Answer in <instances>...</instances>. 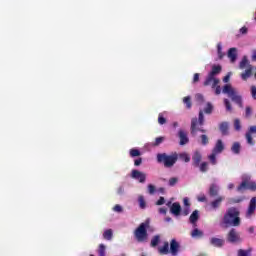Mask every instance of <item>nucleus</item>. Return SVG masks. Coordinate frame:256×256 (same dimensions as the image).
Masks as SVG:
<instances>
[{
  "label": "nucleus",
  "mask_w": 256,
  "mask_h": 256,
  "mask_svg": "<svg viewBox=\"0 0 256 256\" xmlns=\"http://www.w3.org/2000/svg\"><path fill=\"white\" fill-rule=\"evenodd\" d=\"M241 201H243V198L235 200L234 203H241Z\"/></svg>",
  "instance_id": "60"
},
{
  "label": "nucleus",
  "mask_w": 256,
  "mask_h": 256,
  "mask_svg": "<svg viewBox=\"0 0 256 256\" xmlns=\"http://www.w3.org/2000/svg\"><path fill=\"white\" fill-rule=\"evenodd\" d=\"M184 214H185V215H189V212H188V211H186Z\"/></svg>",
  "instance_id": "61"
},
{
  "label": "nucleus",
  "mask_w": 256,
  "mask_h": 256,
  "mask_svg": "<svg viewBox=\"0 0 256 256\" xmlns=\"http://www.w3.org/2000/svg\"><path fill=\"white\" fill-rule=\"evenodd\" d=\"M198 201H200L201 203H203V201H206L205 195L201 194L197 197Z\"/></svg>",
  "instance_id": "51"
},
{
  "label": "nucleus",
  "mask_w": 256,
  "mask_h": 256,
  "mask_svg": "<svg viewBox=\"0 0 256 256\" xmlns=\"http://www.w3.org/2000/svg\"><path fill=\"white\" fill-rule=\"evenodd\" d=\"M252 60L256 61V50L252 52Z\"/></svg>",
  "instance_id": "56"
},
{
  "label": "nucleus",
  "mask_w": 256,
  "mask_h": 256,
  "mask_svg": "<svg viewBox=\"0 0 256 256\" xmlns=\"http://www.w3.org/2000/svg\"><path fill=\"white\" fill-rule=\"evenodd\" d=\"M229 79H231V73H228L227 76L223 78L224 83H229Z\"/></svg>",
  "instance_id": "47"
},
{
  "label": "nucleus",
  "mask_w": 256,
  "mask_h": 256,
  "mask_svg": "<svg viewBox=\"0 0 256 256\" xmlns=\"http://www.w3.org/2000/svg\"><path fill=\"white\" fill-rule=\"evenodd\" d=\"M232 153H239V151H241V145L237 142H235L233 145H232Z\"/></svg>",
  "instance_id": "26"
},
{
  "label": "nucleus",
  "mask_w": 256,
  "mask_h": 256,
  "mask_svg": "<svg viewBox=\"0 0 256 256\" xmlns=\"http://www.w3.org/2000/svg\"><path fill=\"white\" fill-rule=\"evenodd\" d=\"M255 209H256V197H253L250 200L249 207H248V209L246 211L247 219H249V218H251L253 216V213H255Z\"/></svg>",
  "instance_id": "11"
},
{
  "label": "nucleus",
  "mask_w": 256,
  "mask_h": 256,
  "mask_svg": "<svg viewBox=\"0 0 256 256\" xmlns=\"http://www.w3.org/2000/svg\"><path fill=\"white\" fill-rule=\"evenodd\" d=\"M158 122L160 125H165L166 120H165V117H163V114H159Z\"/></svg>",
  "instance_id": "40"
},
{
  "label": "nucleus",
  "mask_w": 256,
  "mask_h": 256,
  "mask_svg": "<svg viewBox=\"0 0 256 256\" xmlns=\"http://www.w3.org/2000/svg\"><path fill=\"white\" fill-rule=\"evenodd\" d=\"M159 213H161L162 215H165V213H167V209H165V208H160V209H159Z\"/></svg>",
  "instance_id": "55"
},
{
  "label": "nucleus",
  "mask_w": 256,
  "mask_h": 256,
  "mask_svg": "<svg viewBox=\"0 0 256 256\" xmlns=\"http://www.w3.org/2000/svg\"><path fill=\"white\" fill-rule=\"evenodd\" d=\"M105 249H106L105 245L100 244L99 250H98V253H99L100 256H105Z\"/></svg>",
  "instance_id": "36"
},
{
  "label": "nucleus",
  "mask_w": 256,
  "mask_h": 256,
  "mask_svg": "<svg viewBox=\"0 0 256 256\" xmlns=\"http://www.w3.org/2000/svg\"><path fill=\"white\" fill-rule=\"evenodd\" d=\"M251 95H252L253 99H256V87L255 86L251 87Z\"/></svg>",
  "instance_id": "46"
},
{
  "label": "nucleus",
  "mask_w": 256,
  "mask_h": 256,
  "mask_svg": "<svg viewBox=\"0 0 256 256\" xmlns=\"http://www.w3.org/2000/svg\"><path fill=\"white\" fill-rule=\"evenodd\" d=\"M149 228V222H143L134 232L136 241L143 243L147 240V229Z\"/></svg>",
  "instance_id": "3"
},
{
  "label": "nucleus",
  "mask_w": 256,
  "mask_h": 256,
  "mask_svg": "<svg viewBox=\"0 0 256 256\" xmlns=\"http://www.w3.org/2000/svg\"><path fill=\"white\" fill-rule=\"evenodd\" d=\"M234 128L236 131H241V121L239 119L234 120Z\"/></svg>",
  "instance_id": "34"
},
{
  "label": "nucleus",
  "mask_w": 256,
  "mask_h": 256,
  "mask_svg": "<svg viewBox=\"0 0 256 256\" xmlns=\"http://www.w3.org/2000/svg\"><path fill=\"white\" fill-rule=\"evenodd\" d=\"M179 158L181 159V161H184L185 163H189L191 161V157L188 156L187 153L180 154Z\"/></svg>",
  "instance_id": "23"
},
{
  "label": "nucleus",
  "mask_w": 256,
  "mask_h": 256,
  "mask_svg": "<svg viewBox=\"0 0 256 256\" xmlns=\"http://www.w3.org/2000/svg\"><path fill=\"white\" fill-rule=\"evenodd\" d=\"M211 243L214 247H223V245H225V240L221 238H212Z\"/></svg>",
  "instance_id": "18"
},
{
  "label": "nucleus",
  "mask_w": 256,
  "mask_h": 256,
  "mask_svg": "<svg viewBox=\"0 0 256 256\" xmlns=\"http://www.w3.org/2000/svg\"><path fill=\"white\" fill-rule=\"evenodd\" d=\"M178 181L179 180L177 178H170L168 183L170 187H174V185H177Z\"/></svg>",
  "instance_id": "37"
},
{
  "label": "nucleus",
  "mask_w": 256,
  "mask_h": 256,
  "mask_svg": "<svg viewBox=\"0 0 256 256\" xmlns=\"http://www.w3.org/2000/svg\"><path fill=\"white\" fill-rule=\"evenodd\" d=\"M193 161L195 165L199 166V163H201V154L199 152H196L193 156Z\"/></svg>",
  "instance_id": "24"
},
{
  "label": "nucleus",
  "mask_w": 256,
  "mask_h": 256,
  "mask_svg": "<svg viewBox=\"0 0 256 256\" xmlns=\"http://www.w3.org/2000/svg\"><path fill=\"white\" fill-rule=\"evenodd\" d=\"M162 141H165V138L164 137H158V138H156V141H155L154 145H161Z\"/></svg>",
  "instance_id": "43"
},
{
  "label": "nucleus",
  "mask_w": 256,
  "mask_h": 256,
  "mask_svg": "<svg viewBox=\"0 0 256 256\" xmlns=\"http://www.w3.org/2000/svg\"><path fill=\"white\" fill-rule=\"evenodd\" d=\"M158 243H159V236H155L154 238H152L151 240L152 247H156Z\"/></svg>",
  "instance_id": "39"
},
{
  "label": "nucleus",
  "mask_w": 256,
  "mask_h": 256,
  "mask_svg": "<svg viewBox=\"0 0 256 256\" xmlns=\"http://www.w3.org/2000/svg\"><path fill=\"white\" fill-rule=\"evenodd\" d=\"M199 81V73L194 74L193 83H197Z\"/></svg>",
  "instance_id": "52"
},
{
  "label": "nucleus",
  "mask_w": 256,
  "mask_h": 256,
  "mask_svg": "<svg viewBox=\"0 0 256 256\" xmlns=\"http://www.w3.org/2000/svg\"><path fill=\"white\" fill-rule=\"evenodd\" d=\"M201 143L202 145H207V143H209V138L207 137V135L201 136Z\"/></svg>",
  "instance_id": "38"
},
{
  "label": "nucleus",
  "mask_w": 256,
  "mask_h": 256,
  "mask_svg": "<svg viewBox=\"0 0 256 256\" xmlns=\"http://www.w3.org/2000/svg\"><path fill=\"white\" fill-rule=\"evenodd\" d=\"M170 211L172 213V215H175V217H179L180 213H181V205H179V203L175 202L172 204Z\"/></svg>",
  "instance_id": "14"
},
{
  "label": "nucleus",
  "mask_w": 256,
  "mask_h": 256,
  "mask_svg": "<svg viewBox=\"0 0 256 256\" xmlns=\"http://www.w3.org/2000/svg\"><path fill=\"white\" fill-rule=\"evenodd\" d=\"M158 163H163L166 167H173L177 161V155L158 154Z\"/></svg>",
  "instance_id": "6"
},
{
  "label": "nucleus",
  "mask_w": 256,
  "mask_h": 256,
  "mask_svg": "<svg viewBox=\"0 0 256 256\" xmlns=\"http://www.w3.org/2000/svg\"><path fill=\"white\" fill-rule=\"evenodd\" d=\"M179 251V243L176 240H172L170 243V253L172 255H177Z\"/></svg>",
  "instance_id": "16"
},
{
  "label": "nucleus",
  "mask_w": 256,
  "mask_h": 256,
  "mask_svg": "<svg viewBox=\"0 0 256 256\" xmlns=\"http://www.w3.org/2000/svg\"><path fill=\"white\" fill-rule=\"evenodd\" d=\"M191 237L193 239H201V237H203V231L198 228H194L191 232Z\"/></svg>",
  "instance_id": "17"
},
{
  "label": "nucleus",
  "mask_w": 256,
  "mask_h": 256,
  "mask_svg": "<svg viewBox=\"0 0 256 256\" xmlns=\"http://www.w3.org/2000/svg\"><path fill=\"white\" fill-rule=\"evenodd\" d=\"M217 193H219V186L213 184V185L210 187V194H211V195H217Z\"/></svg>",
  "instance_id": "30"
},
{
  "label": "nucleus",
  "mask_w": 256,
  "mask_h": 256,
  "mask_svg": "<svg viewBox=\"0 0 256 256\" xmlns=\"http://www.w3.org/2000/svg\"><path fill=\"white\" fill-rule=\"evenodd\" d=\"M131 177L132 179H136V181H139V183H145L147 179V174L139 170H132Z\"/></svg>",
  "instance_id": "10"
},
{
  "label": "nucleus",
  "mask_w": 256,
  "mask_h": 256,
  "mask_svg": "<svg viewBox=\"0 0 256 256\" xmlns=\"http://www.w3.org/2000/svg\"><path fill=\"white\" fill-rule=\"evenodd\" d=\"M148 193H150V195H153V193H155V186L153 184L148 185Z\"/></svg>",
  "instance_id": "41"
},
{
  "label": "nucleus",
  "mask_w": 256,
  "mask_h": 256,
  "mask_svg": "<svg viewBox=\"0 0 256 256\" xmlns=\"http://www.w3.org/2000/svg\"><path fill=\"white\" fill-rule=\"evenodd\" d=\"M113 211H115L116 213H121L123 211V207H121V205H115L113 207Z\"/></svg>",
  "instance_id": "42"
},
{
  "label": "nucleus",
  "mask_w": 256,
  "mask_h": 256,
  "mask_svg": "<svg viewBox=\"0 0 256 256\" xmlns=\"http://www.w3.org/2000/svg\"><path fill=\"white\" fill-rule=\"evenodd\" d=\"M198 219H199V211L195 210L190 216V223L195 224L197 223Z\"/></svg>",
  "instance_id": "20"
},
{
  "label": "nucleus",
  "mask_w": 256,
  "mask_h": 256,
  "mask_svg": "<svg viewBox=\"0 0 256 256\" xmlns=\"http://www.w3.org/2000/svg\"><path fill=\"white\" fill-rule=\"evenodd\" d=\"M183 203H184L185 207H186L187 209H189V206H190V204H189V198H184V199H183Z\"/></svg>",
  "instance_id": "50"
},
{
  "label": "nucleus",
  "mask_w": 256,
  "mask_h": 256,
  "mask_svg": "<svg viewBox=\"0 0 256 256\" xmlns=\"http://www.w3.org/2000/svg\"><path fill=\"white\" fill-rule=\"evenodd\" d=\"M241 211H239V208H229L226 213L224 214L220 225L227 229V227H239L241 225Z\"/></svg>",
  "instance_id": "1"
},
{
  "label": "nucleus",
  "mask_w": 256,
  "mask_h": 256,
  "mask_svg": "<svg viewBox=\"0 0 256 256\" xmlns=\"http://www.w3.org/2000/svg\"><path fill=\"white\" fill-rule=\"evenodd\" d=\"M222 93L225 95H228L234 103L239 105V107H243V99L241 98V95H239V92H237V89H235L231 84H226L223 87Z\"/></svg>",
  "instance_id": "2"
},
{
  "label": "nucleus",
  "mask_w": 256,
  "mask_h": 256,
  "mask_svg": "<svg viewBox=\"0 0 256 256\" xmlns=\"http://www.w3.org/2000/svg\"><path fill=\"white\" fill-rule=\"evenodd\" d=\"M204 118H203V111L200 110L199 112V121H197V118H193L191 122V133L192 135H197V131H201V128H199V125H203Z\"/></svg>",
  "instance_id": "8"
},
{
  "label": "nucleus",
  "mask_w": 256,
  "mask_h": 256,
  "mask_svg": "<svg viewBox=\"0 0 256 256\" xmlns=\"http://www.w3.org/2000/svg\"><path fill=\"white\" fill-rule=\"evenodd\" d=\"M217 49H218V56H219L220 59H222L223 58V53L221 52V49H222L221 44H218Z\"/></svg>",
  "instance_id": "45"
},
{
  "label": "nucleus",
  "mask_w": 256,
  "mask_h": 256,
  "mask_svg": "<svg viewBox=\"0 0 256 256\" xmlns=\"http://www.w3.org/2000/svg\"><path fill=\"white\" fill-rule=\"evenodd\" d=\"M224 105L227 111H233V108L231 107V102H229V100L224 99Z\"/></svg>",
  "instance_id": "35"
},
{
  "label": "nucleus",
  "mask_w": 256,
  "mask_h": 256,
  "mask_svg": "<svg viewBox=\"0 0 256 256\" xmlns=\"http://www.w3.org/2000/svg\"><path fill=\"white\" fill-rule=\"evenodd\" d=\"M246 115L247 116L251 115V108L250 107L246 108Z\"/></svg>",
  "instance_id": "57"
},
{
  "label": "nucleus",
  "mask_w": 256,
  "mask_h": 256,
  "mask_svg": "<svg viewBox=\"0 0 256 256\" xmlns=\"http://www.w3.org/2000/svg\"><path fill=\"white\" fill-rule=\"evenodd\" d=\"M172 127H174V129H177V127H179V123L178 122H173Z\"/></svg>",
  "instance_id": "59"
},
{
  "label": "nucleus",
  "mask_w": 256,
  "mask_h": 256,
  "mask_svg": "<svg viewBox=\"0 0 256 256\" xmlns=\"http://www.w3.org/2000/svg\"><path fill=\"white\" fill-rule=\"evenodd\" d=\"M141 155V152L137 149H131L130 150V157H139Z\"/></svg>",
  "instance_id": "33"
},
{
  "label": "nucleus",
  "mask_w": 256,
  "mask_h": 256,
  "mask_svg": "<svg viewBox=\"0 0 256 256\" xmlns=\"http://www.w3.org/2000/svg\"><path fill=\"white\" fill-rule=\"evenodd\" d=\"M166 221H171V218H166Z\"/></svg>",
  "instance_id": "62"
},
{
  "label": "nucleus",
  "mask_w": 256,
  "mask_h": 256,
  "mask_svg": "<svg viewBox=\"0 0 256 256\" xmlns=\"http://www.w3.org/2000/svg\"><path fill=\"white\" fill-rule=\"evenodd\" d=\"M252 249L249 248L247 250H239L238 251V256H250L251 255Z\"/></svg>",
  "instance_id": "28"
},
{
  "label": "nucleus",
  "mask_w": 256,
  "mask_h": 256,
  "mask_svg": "<svg viewBox=\"0 0 256 256\" xmlns=\"http://www.w3.org/2000/svg\"><path fill=\"white\" fill-rule=\"evenodd\" d=\"M223 149H225L223 141L218 140L215 144L212 154L208 156V159L212 165H217V155H219V153H223Z\"/></svg>",
  "instance_id": "5"
},
{
  "label": "nucleus",
  "mask_w": 256,
  "mask_h": 256,
  "mask_svg": "<svg viewBox=\"0 0 256 256\" xmlns=\"http://www.w3.org/2000/svg\"><path fill=\"white\" fill-rule=\"evenodd\" d=\"M240 33H241L242 35H246V33H247V27H242V28L240 29Z\"/></svg>",
  "instance_id": "53"
},
{
  "label": "nucleus",
  "mask_w": 256,
  "mask_h": 256,
  "mask_svg": "<svg viewBox=\"0 0 256 256\" xmlns=\"http://www.w3.org/2000/svg\"><path fill=\"white\" fill-rule=\"evenodd\" d=\"M183 102L185 103V105L188 109H191V97H189V96L184 97Z\"/></svg>",
  "instance_id": "32"
},
{
  "label": "nucleus",
  "mask_w": 256,
  "mask_h": 256,
  "mask_svg": "<svg viewBox=\"0 0 256 256\" xmlns=\"http://www.w3.org/2000/svg\"><path fill=\"white\" fill-rule=\"evenodd\" d=\"M138 202L140 209H145V207H147V204L145 203V198L143 196L138 197Z\"/></svg>",
  "instance_id": "25"
},
{
  "label": "nucleus",
  "mask_w": 256,
  "mask_h": 256,
  "mask_svg": "<svg viewBox=\"0 0 256 256\" xmlns=\"http://www.w3.org/2000/svg\"><path fill=\"white\" fill-rule=\"evenodd\" d=\"M204 113H211L213 111V105L211 103L207 102L205 104V107L203 108Z\"/></svg>",
  "instance_id": "29"
},
{
  "label": "nucleus",
  "mask_w": 256,
  "mask_h": 256,
  "mask_svg": "<svg viewBox=\"0 0 256 256\" xmlns=\"http://www.w3.org/2000/svg\"><path fill=\"white\" fill-rule=\"evenodd\" d=\"M215 87H216V89H215L216 95H221V86H217V84H216Z\"/></svg>",
  "instance_id": "48"
},
{
  "label": "nucleus",
  "mask_w": 256,
  "mask_h": 256,
  "mask_svg": "<svg viewBox=\"0 0 256 256\" xmlns=\"http://www.w3.org/2000/svg\"><path fill=\"white\" fill-rule=\"evenodd\" d=\"M245 189H250L251 191H255L256 183L251 181V177L245 176L243 178L242 183L238 186L237 191H245Z\"/></svg>",
  "instance_id": "7"
},
{
  "label": "nucleus",
  "mask_w": 256,
  "mask_h": 256,
  "mask_svg": "<svg viewBox=\"0 0 256 256\" xmlns=\"http://www.w3.org/2000/svg\"><path fill=\"white\" fill-rule=\"evenodd\" d=\"M228 58L231 63H235L237 61V48H230L228 51Z\"/></svg>",
  "instance_id": "15"
},
{
  "label": "nucleus",
  "mask_w": 256,
  "mask_h": 256,
  "mask_svg": "<svg viewBox=\"0 0 256 256\" xmlns=\"http://www.w3.org/2000/svg\"><path fill=\"white\" fill-rule=\"evenodd\" d=\"M165 204V198L160 197V199L157 201L156 205H164Z\"/></svg>",
  "instance_id": "49"
},
{
  "label": "nucleus",
  "mask_w": 256,
  "mask_h": 256,
  "mask_svg": "<svg viewBox=\"0 0 256 256\" xmlns=\"http://www.w3.org/2000/svg\"><path fill=\"white\" fill-rule=\"evenodd\" d=\"M221 201H223V197H219L215 201H213L211 203L213 209H217V207H219V205H221Z\"/></svg>",
  "instance_id": "27"
},
{
  "label": "nucleus",
  "mask_w": 256,
  "mask_h": 256,
  "mask_svg": "<svg viewBox=\"0 0 256 256\" xmlns=\"http://www.w3.org/2000/svg\"><path fill=\"white\" fill-rule=\"evenodd\" d=\"M203 95L201 94H197L196 95V101H198V103L201 105V103L203 102Z\"/></svg>",
  "instance_id": "44"
},
{
  "label": "nucleus",
  "mask_w": 256,
  "mask_h": 256,
  "mask_svg": "<svg viewBox=\"0 0 256 256\" xmlns=\"http://www.w3.org/2000/svg\"><path fill=\"white\" fill-rule=\"evenodd\" d=\"M178 137L180 139V145H187V143H189V137H187V132L179 130Z\"/></svg>",
  "instance_id": "13"
},
{
  "label": "nucleus",
  "mask_w": 256,
  "mask_h": 256,
  "mask_svg": "<svg viewBox=\"0 0 256 256\" xmlns=\"http://www.w3.org/2000/svg\"><path fill=\"white\" fill-rule=\"evenodd\" d=\"M228 243H241V236L235 231V229H231L227 234Z\"/></svg>",
  "instance_id": "9"
},
{
  "label": "nucleus",
  "mask_w": 256,
  "mask_h": 256,
  "mask_svg": "<svg viewBox=\"0 0 256 256\" xmlns=\"http://www.w3.org/2000/svg\"><path fill=\"white\" fill-rule=\"evenodd\" d=\"M159 253H161L162 255H167V253H169V243L164 242L163 247L159 248Z\"/></svg>",
  "instance_id": "21"
},
{
  "label": "nucleus",
  "mask_w": 256,
  "mask_h": 256,
  "mask_svg": "<svg viewBox=\"0 0 256 256\" xmlns=\"http://www.w3.org/2000/svg\"><path fill=\"white\" fill-rule=\"evenodd\" d=\"M134 165H136V167H139V165H141V159L135 160Z\"/></svg>",
  "instance_id": "54"
},
{
  "label": "nucleus",
  "mask_w": 256,
  "mask_h": 256,
  "mask_svg": "<svg viewBox=\"0 0 256 256\" xmlns=\"http://www.w3.org/2000/svg\"><path fill=\"white\" fill-rule=\"evenodd\" d=\"M219 127H220V131H221L222 135H227V133L229 131V123L222 122Z\"/></svg>",
  "instance_id": "19"
},
{
  "label": "nucleus",
  "mask_w": 256,
  "mask_h": 256,
  "mask_svg": "<svg viewBox=\"0 0 256 256\" xmlns=\"http://www.w3.org/2000/svg\"><path fill=\"white\" fill-rule=\"evenodd\" d=\"M103 238L106 239L107 241H111L113 238V230L108 229L103 233Z\"/></svg>",
  "instance_id": "22"
},
{
  "label": "nucleus",
  "mask_w": 256,
  "mask_h": 256,
  "mask_svg": "<svg viewBox=\"0 0 256 256\" xmlns=\"http://www.w3.org/2000/svg\"><path fill=\"white\" fill-rule=\"evenodd\" d=\"M209 167V164L207 162H202L199 166L200 171H202V173H205V171H207Z\"/></svg>",
  "instance_id": "31"
},
{
  "label": "nucleus",
  "mask_w": 256,
  "mask_h": 256,
  "mask_svg": "<svg viewBox=\"0 0 256 256\" xmlns=\"http://www.w3.org/2000/svg\"><path fill=\"white\" fill-rule=\"evenodd\" d=\"M256 126L250 127L248 133L246 134L247 143L253 145V137H255Z\"/></svg>",
  "instance_id": "12"
},
{
  "label": "nucleus",
  "mask_w": 256,
  "mask_h": 256,
  "mask_svg": "<svg viewBox=\"0 0 256 256\" xmlns=\"http://www.w3.org/2000/svg\"><path fill=\"white\" fill-rule=\"evenodd\" d=\"M219 73H221V66H213L204 85H212V87L219 85V79L215 78V75H219Z\"/></svg>",
  "instance_id": "4"
},
{
  "label": "nucleus",
  "mask_w": 256,
  "mask_h": 256,
  "mask_svg": "<svg viewBox=\"0 0 256 256\" xmlns=\"http://www.w3.org/2000/svg\"><path fill=\"white\" fill-rule=\"evenodd\" d=\"M234 188H235V184H233V183L228 184V189L229 190L234 189Z\"/></svg>",
  "instance_id": "58"
}]
</instances>
